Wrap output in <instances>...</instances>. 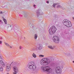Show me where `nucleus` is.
Returning a JSON list of instances; mask_svg holds the SVG:
<instances>
[{
  "label": "nucleus",
  "instance_id": "nucleus-17",
  "mask_svg": "<svg viewBox=\"0 0 74 74\" xmlns=\"http://www.w3.org/2000/svg\"><path fill=\"white\" fill-rule=\"evenodd\" d=\"M32 56L33 57V58H37V56H36V55L34 53H33L32 54Z\"/></svg>",
  "mask_w": 74,
  "mask_h": 74
},
{
  "label": "nucleus",
  "instance_id": "nucleus-43",
  "mask_svg": "<svg viewBox=\"0 0 74 74\" xmlns=\"http://www.w3.org/2000/svg\"><path fill=\"white\" fill-rule=\"evenodd\" d=\"M24 38H25V37H24Z\"/></svg>",
  "mask_w": 74,
  "mask_h": 74
},
{
  "label": "nucleus",
  "instance_id": "nucleus-28",
  "mask_svg": "<svg viewBox=\"0 0 74 74\" xmlns=\"http://www.w3.org/2000/svg\"><path fill=\"white\" fill-rule=\"evenodd\" d=\"M24 16H25V18H26V17H27V14H25Z\"/></svg>",
  "mask_w": 74,
  "mask_h": 74
},
{
  "label": "nucleus",
  "instance_id": "nucleus-26",
  "mask_svg": "<svg viewBox=\"0 0 74 74\" xmlns=\"http://www.w3.org/2000/svg\"><path fill=\"white\" fill-rule=\"evenodd\" d=\"M61 8H62V10H64L65 9V8L64 7H62L61 6Z\"/></svg>",
  "mask_w": 74,
  "mask_h": 74
},
{
  "label": "nucleus",
  "instance_id": "nucleus-41",
  "mask_svg": "<svg viewBox=\"0 0 74 74\" xmlns=\"http://www.w3.org/2000/svg\"><path fill=\"white\" fill-rule=\"evenodd\" d=\"M7 74H9L8 73H7Z\"/></svg>",
  "mask_w": 74,
  "mask_h": 74
},
{
  "label": "nucleus",
  "instance_id": "nucleus-37",
  "mask_svg": "<svg viewBox=\"0 0 74 74\" xmlns=\"http://www.w3.org/2000/svg\"><path fill=\"white\" fill-rule=\"evenodd\" d=\"M0 59H1V56L0 55Z\"/></svg>",
  "mask_w": 74,
  "mask_h": 74
},
{
  "label": "nucleus",
  "instance_id": "nucleus-36",
  "mask_svg": "<svg viewBox=\"0 0 74 74\" xmlns=\"http://www.w3.org/2000/svg\"><path fill=\"white\" fill-rule=\"evenodd\" d=\"M34 7H36V5H34Z\"/></svg>",
  "mask_w": 74,
  "mask_h": 74
},
{
  "label": "nucleus",
  "instance_id": "nucleus-7",
  "mask_svg": "<svg viewBox=\"0 0 74 74\" xmlns=\"http://www.w3.org/2000/svg\"><path fill=\"white\" fill-rule=\"evenodd\" d=\"M43 14V12L40 10H38L36 11V15L37 17H38L40 15H42Z\"/></svg>",
  "mask_w": 74,
  "mask_h": 74
},
{
  "label": "nucleus",
  "instance_id": "nucleus-42",
  "mask_svg": "<svg viewBox=\"0 0 74 74\" xmlns=\"http://www.w3.org/2000/svg\"><path fill=\"white\" fill-rule=\"evenodd\" d=\"M73 63H74V61H73Z\"/></svg>",
  "mask_w": 74,
  "mask_h": 74
},
{
  "label": "nucleus",
  "instance_id": "nucleus-23",
  "mask_svg": "<svg viewBox=\"0 0 74 74\" xmlns=\"http://www.w3.org/2000/svg\"><path fill=\"white\" fill-rule=\"evenodd\" d=\"M4 43H5V45H6L7 46V47H9V46H10V45H9V44H8L7 43H5V42Z\"/></svg>",
  "mask_w": 74,
  "mask_h": 74
},
{
  "label": "nucleus",
  "instance_id": "nucleus-32",
  "mask_svg": "<svg viewBox=\"0 0 74 74\" xmlns=\"http://www.w3.org/2000/svg\"><path fill=\"white\" fill-rule=\"evenodd\" d=\"M9 47L10 48H12V47H11V46H10L9 45Z\"/></svg>",
  "mask_w": 74,
  "mask_h": 74
},
{
  "label": "nucleus",
  "instance_id": "nucleus-12",
  "mask_svg": "<svg viewBox=\"0 0 74 74\" xmlns=\"http://www.w3.org/2000/svg\"><path fill=\"white\" fill-rule=\"evenodd\" d=\"M0 63L1 64H2L3 67L5 66V64H4V63L3 62V61L2 60H0Z\"/></svg>",
  "mask_w": 74,
  "mask_h": 74
},
{
  "label": "nucleus",
  "instance_id": "nucleus-24",
  "mask_svg": "<svg viewBox=\"0 0 74 74\" xmlns=\"http://www.w3.org/2000/svg\"><path fill=\"white\" fill-rule=\"evenodd\" d=\"M3 22H2L1 20H0V24H3Z\"/></svg>",
  "mask_w": 74,
  "mask_h": 74
},
{
  "label": "nucleus",
  "instance_id": "nucleus-30",
  "mask_svg": "<svg viewBox=\"0 0 74 74\" xmlns=\"http://www.w3.org/2000/svg\"><path fill=\"white\" fill-rule=\"evenodd\" d=\"M19 48L20 49H22V47H21V46H19Z\"/></svg>",
  "mask_w": 74,
  "mask_h": 74
},
{
  "label": "nucleus",
  "instance_id": "nucleus-1",
  "mask_svg": "<svg viewBox=\"0 0 74 74\" xmlns=\"http://www.w3.org/2000/svg\"><path fill=\"white\" fill-rule=\"evenodd\" d=\"M64 63L62 61L61 63H60V66H56L55 68V71H53L52 69L49 67V66H46L44 67L43 68V71L48 73L49 74H60L62 73V69H63L64 66Z\"/></svg>",
  "mask_w": 74,
  "mask_h": 74
},
{
  "label": "nucleus",
  "instance_id": "nucleus-18",
  "mask_svg": "<svg viewBox=\"0 0 74 74\" xmlns=\"http://www.w3.org/2000/svg\"><path fill=\"white\" fill-rule=\"evenodd\" d=\"M35 49L36 50H37V51L38 50H39V47H38V46H36L35 47Z\"/></svg>",
  "mask_w": 74,
  "mask_h": 74
},
{
  "label": "nucleus",
  "instance_id": "nucleus-11",
  "mask_svg": "<svg viewBox=\"0 0 74 74\" xmlns=\"http://www.w3.org/2000/svg\"><path fill=\"white\" fill-rule=\"evenodd\" d=\"M39 47V50L40 51L41 49H42V45L41 44H39V45H38Z\"/></svg>",
  "mask_w": 74,
  "mask_h": 74
},
{
  "label": "nucleus",
  "instance_id": "nucleus-5",
  "mask_svg": "<svg viewBox=\"0 0 74 74\" xmlns=\"http://www.w3.org/2000/svg\"><path fill=\"white\" fill-rule=\"evenodd\" d=\"M56 31V28L55 27V26H52L49 29V32L50 34H54Z\"/></svg>",
  "mask_w": 74,
  "mask_h": 74
},
{
  "label": "nucleus",
  "instance_id": "nucleus-31",
  "mask_svg": "<svg viewBox=\"0 0 74 74\" xmlns=\"http://www.w3.org/2000/svg\"><path fill=\"white\" fill-rule=\"evenodd\" d=\"M3 12L1 11L0 12V14H2Z\"/></svg>",
  "mask_w": 74,
  "mask_h": 74
},
{
  "label": "nucleus",
  "instance_id": "nucleus-16",
  "mask_svg": "<svg viewBox=\"0 0 74 74\" xmlns=\"http://www.w3.org/2000/svg\"><path fill=\"white\" fill-rule=\"evenodd\" d=\"M13 64L14 65V66H18V62H14Z\"/></svg>",
  "mask_w": 74,
  "mask_h": 74
},
{
  "label": "nucleus",
  "instance_id": "nucleus-10",
  "mask_svg": "<svg viewBox=\"0 0 74 74\" xmlns=\"http://www.w3.org/2000/svg\"><path fill=\"white\" fill-rule=\"evenodd\" d=\"M12 26L8 24L7 25V29L8 31H11L12 30V27H11Z\"/></svg>",
  "mask_w": 74,
  "mask_h": 74
},
{
  "label": "nucleus",
  "instance_id": "nucleus-14",
  "mask_svg": "<svg viewBox=\"0 0 74 74\" xmlns=\"http://www.w3.org/2000/svg\"><path fill=\"white\" fill-rule=\"evenodd\" d=\"M48 47L50 49H53L55 48V46H53V47L51 46H48Z\"/></svg>",
  "mask_w": 74,
  "mask_h": 74
},
{
  "label": "nucleus",
  "instance_id": "nucleus-39",
  "mask_svg": "<svg viewBox=\"0 0 74 74\" xmlns=\"http://www.w3.org/2000/svg\"><path fill=\"white\" fill-rule=\"evenodd\" d=\"M13 74H16V73H14Z\"/></svg>",
  "mask_w": 74,
  "mask_h": 74
},
{
  "label": "nucleus",
  "instance_id": "nucleus-40",
  "mask_svg": "<svg viewBox=\"0 0 74 74\" xmlns=\"http://www.w3.org/2000/svg\"><path fill=\"white\" fill-rule=\"evenodd\" d=\"M1 40H2V39H3V38L2 37H1Z\"/></svg>",
  "mask_w": 74,
  "mask_h": 74
},
{
  "label": "nucleus",
  "instance_id": "nucleus-13",
  "mask_svg": "<svg viewBox=\"0 0 74 74\" xmlns=\"http://www.w3.org/2000/svg\"><path fill=\"white\" fill-rule=\"evenodd\" d=\"M37 37H38V36H37V34H35L34 35V39L35 41H37Z\"/></svg>",
  "mask_w": 74,
  "mask_h": 74
},
{
  "label": "nucleus",
  "instance_id": "nucleus-8",
  "mask_svg": "<svg viewBox=\"0 0 74 74\" xmlns=\"http://www.w3.org/2000/svg\"><path fill=\"white\" fill-rule=\"evenodd\" d=\"M13 69L14 71L16 73H18L19 70H18V68L16 66H14L13 68Z\"/></svg>",
  "mask_w": 74,
  "mask_h": 74
},
{
  "label": "nucleus",
  "instance_id": "nucleus-20",
  "mask_svg": "<svg viewBox=\"0 0 74 74\" xmlns=\"http://www.w3.org/2000/svg\"><path fill=\"white\" fill-rule=\"evenodd\" d=\"M29 26L31 27H32V28H33V27H34V26H33V24L31 23H30Z\"/></svg>",
  "mask_w": 74,
  "mask_h": 74
},
{
  "label": "nucleus",
  "instance_id": "nucleus-22",
  "mask_svg": "<svg viewBox=\"0 0 74 74\" xmlns=\"http://www.w3.org/2000/svg\"><path fill=\"white\" fill-rule=\"evenodd\" d=\"M39 58H42V57H44V56L43 55H40L39 56Z\"/></svg>",
  "mask_w": 74,
  "mask_h": 74
},
{
  "label": "nucleus",
  "instance_id": "nucleus-35",
  "mask_svg": "<svg viewBox=\"0 0 74 74\" xmlns=\"http://www.w3.org/2000/svg\"><path fill=\"white\" fill-rule=\"evenodd\" d=\"M54 4L56 5H57L58 4V3H54Z\"/></svg>",
  "mask_w": 74,
  "mask_h": 74
},
{
  "label": "nucleus",
  "instance_id": "nucleus-9",
  "mask_svg": "<svg viewBox=\"0 0 74 74\" xmlns=\"http://www.w3.org/2000/svg\"><path fill=\"white\" fill-rule=\"evenodd\" d=\"M12 64V63L10 65L9 64H7L6 66V70L8 71H9L11 70V68L10 67V66Z\"/></svg>",
  "mask_w": 74,
  "mask_h": 74
},
{
  "label": "nucleus",
  "instance_id": "nucleus-6",
  "mask_svg": "<svg viewBox=\"0 0 74 74\" xmlns=\"http://www.w3.org/2000/svg\"><path fill=\"white\" fill-rule=\"evenodd\" d=\"M53 41L56 43V44H58L59 42V38L57 36H54L53 37Z\"/></svg>",
  "mask_w": 74,
  "mask_h": 74
},
{
  "label": "nucleus",
  "instance_id": "nucleus-34",
  "mask_svg": "<svg viewBox=\"0 0 74 74\" xmlns=\"http://www.w3.org/2000/svg\"><path fill=\"white\" fill-rule=\"evenodd\" d=\"M49 3V1H47V3H48H48Z\"/></svg>",
  "mask_w": 74,
  "mask_h": 74
},
{
  "label": "nucleus",
  "instance_id": "nucleus-38",
  "mask_svg": "<svg viewBox=\"0 0 74 74\" xmlns=\"http://www.w3.org/2000/svg\"><path fill=\"white\" fill-rule=\"evenodd\" d=\"M73 19H74V17H73Z\"/></svg>",
  "mask_w": 74,
  "mask_h": 74
},
{
  "label": "nucleus",
  "instance_id": "nucleus-33",
  "mask_svg": "<svg viewBox=\"0 0 74 74\" xmlns=\"http://www.w3.org/2000/svg\"><path fill=\"white\" fill-rule=\"evenodd\" d=\"M2 42L1 41H0V44H2Z\"/></svg>",
  "mask_w": 74,
  "mask_h": 74
},
{
  "label": "nucleus",
  "instance_id": "nucleus-25",
  "mask_svg": "<svg viewBox=\"0 0 74 74\" xmlns=\"http://www.w3.org/2000/svg\"><path fill=\"white\" fill-rule=\"evenodd\" d=\"M54 17H55V18H58V15H55L54 16Z\"/></svg>",
  "mask_w": 74,
  "mask_h": 74
},
{
  "label": "nucleus",
  "instance_id": "nucleus-15",
  "mask_svg": "<svg viewBox=\"0 0 74 74\" xmlns=\"http://www.w3.org/2000/svg\"><path fill=\"white\" fill-rule=\"evenodd\" d=\"M2 18L3 19V21L4 22L5 24H7V20L5 19V18H4L3 17H2Z\"/></svg>",
  "mask_w": 74,
  "mask_h": 74
},
{
  "label": "nucleus",
  "instance_id": "nucleus-2",
  "mask_svg": "<svg viewBox=\"0 0 74 74\" xmlns=\"http://www.w3.org/2000/svg\"><path fill=\"white\" fill-rule=\"evenodd\" d=\"M53 60V57L50 56L47 58H44L40 61L41 64L42 66H46L49 64Z\"/></svg>",
  "mask_w": 74,
  "mask_h": 74
},
{
  "label": "nucleus",
  "instance_id": "nucleus-4",
  "mask_svg": "<svg viewBox=\"0 0 74 74\" xmlns=\"http://www.w3.org/2000/svg\"><path fill=\"white\" fill-rule=\"evenodd\" d=\"M63 23L65 26L68 27H70L72 26V24H71V22L67 20H64L63 21Z\"/></svg>",
  "mask_w": 74,
  "mask_h": 74
},
{
  "label": "nucleus",
  "instance_id": "nucleus-3",
  "mask_svg": "<svg viewBox=\"0 0 74 74\" xmlns=\"http://www.w3.org/2000/svg\"><path fill=\"white\" fill-rule=\"evenodd\" d=\"M28 67L30 70H33V71L32 72L33 73H36V69L37 68L36 64L34 62L31 61L30 62L28 65Z\"/></svg>",
  "mask_w": 74,
  "mask_h": 74
},
{
  "label": "nucleus",
  "instance_id": "nucleus-21",
  "mask_svg": "<svg viewBox=\"0 0 74 74\" xmlns=\"http://www.w3.org/2000/svg\"><path fill=\"white\" fill-rule=\"evenodd\" d=\"M14 26H15V27H14L15 29L16 30H18V27L17 26H16V25H15Z\"/></svg>",
  "mask_w": 74,
  "mask_h": 74
},
{
  "label": "nucleus",
  "instance_id": "nucleus-44",
  "mask_svg": "<svg viewBox=\"0 0 74 74\" xmlns=\"http://www.w3.org/2000/svg\"><path fill=\"white\" fill-rule=\"evenodd\" d=\"M73 7H74V6H73Z\"/></svg>",
  "mask_w": 74,
  "mask_h": 74
},
{
  "label": "nucleus",
  "instance_id": "nucleus-27",
  "mask_svg": "<svg viewBox=\"0 0 74 74\" xmlns=\"http://www.w3.org/2000/svg\"><path fill=\"white\" fill-rule=\"evenodd\" d=\"M57 7H60V8H61V7H62V6L60 5H58V6H57Z\"/></svg>",
  "mask_w": 74,
  "mask_h": 74
},
{
  "label": "nucleus",
  "instance_id": "nucleus-29",
  "mask_svg": "<svg viewBox=\"0 0 74 74\" xmlns=\"http://www.w3.org/2000/svg\"><path fill=\"white\" fill-rule=\"evenodd\" d=\"M53 7H54V8H55V4H53Z\"/></svg>",
  "mask_w": 74,
  "mask_h": 74
},
{
  "label": "nucleus",
  "instance_id": "nucleus-19",
  "mask_svg": "<svg viewBox=\"0 0 74 74\" xmlns=\"http://www.w3.org/2000/svg\"><path fill=\"white\" fill-rule=\"evenodd\" d=\"M3 71V69L2 68V67H1V66L0 65V71Z\"/></svg>",
  "mask_w": 74,
  "mask_h": 74
}]
</instances>
